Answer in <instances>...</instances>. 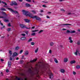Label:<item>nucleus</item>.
Here are the masks:
<instances>
[{
  "mask_svg": "<svg viewBox=\"0 0 80 80\" xmlns=\"http://www.w3.org/2000/svg\"><path fill=\"white\" fill-rule=\"evenodd\" d=\"M22 12H23V15H26V16H29V17L32 18H33L34 17V16H32V14H28L29 13L28 11L23 10H22Z\"/></svg>",
  "mask_w": 80,
  "mask_h": 80,
  "instance_id": "obj_1",
  "label": "nucleus"
},
{
  "mask_svg": "<svg viewBox=\"0 0 80 80\" xmlns=\"http://www.w3.org/2000/svg\"><path fill=\"white\" fill-rule=\"evenodd\" d=\"M8 10H10V12H12V13L13 12L14 13H15V14H18V15L19 14H18V12H17V11H14L12 9L9 8H8Z\"/></svg>",
  "mask_w": 80,
  "mask_h": 80,
  "instance_id": "obj_2",
  "label": "nucleus"
},
{
  "mask_svg": "<svg viewBox=\"0 0 80 80\" xmlns=\"http://www.w3.org/2000/svg\"><path fill=\"white\" fill-rule=\"evenodd\" d=\"M33 18H36V20H38V21H41L42 20V19L40 18L37 17V16H34Z\"/></svg>",
  "mask_w": 80,
  "mask_h": 80,
  "instance_id": "obj_3",
  "label": "nucleus"
},
{
  "mask_svg": "<svg viewBox=\"0 0 80 80\" xmlns=\"http://www.w3.org/2000/svg\"><path fill=\"white\" fill-rule=\"evenodd\" d=\"M10 5L11 6H13V5H15V6H17V3L15 1H12V3L10 4Z\"/></svg>",
  "mask_w": 80,
  "mask_h": 80,
  "instance_id": "obj_4",
  "label": "nucleus"
},
{
  "mask_svg": "<svg viewBox=\"0 0 80 80\" xmlns=\"http://www.w3.org/2000/svg\"><path fill=\"white\" fill-rule=\"evenodd\" d=\"M65 25H72L70 24H60V25H59V26H60L61 27H64Z\"/></svg>",
  "mask_w": 80,
  "mask_h": 80,
  "instance_id": "obj_5",
  "label": "nucleus"
},
{
  "mask_svg": "<svg viewBox=\"0 0 80 80\" xmlns=\"http://www.w3.org/2000/svg\"><path fill=\"white\" fill-rule=\"evenodd\" d=\"M19 26L21 28H25V25L23 24H20Z\"/></svg>",
  "mask_w": 80,
  "mask_h": 80,
  "instance_id": "obj_6",
  "label": "nucleus"
},
{
  "mask_svg": "<svg viewBox=\"0 0 80 80\" xmlns=\"http://www.w3.org/2000/svg\"><path fill=\"white\" fill-rule=\"evenodd\" d=\"M18 55V54L16 52H15L14 53H13V55L12 56V57L13 58H14L15 57H16V56H17Z\"/></svg>",
  "mask_w": 80,
  "mask_h": 80,
  "instance_id": "obj_7",
  "label": "nucleus"
},
{
  "mask_svg": "<svg viewBox=\"0 0 80 80\" xmlns=\"http://www.w3.org/2000/svg\"><path fill=\"white\" fill-rule=\"evenodd\" d=\"M49 75L50 76L49 78H52H52L53 77V74H52V72H50L49 73Z\"/></svg>",
  "mask_w": 80,
  "mask_h": 80,
  "instance_id": "obj_8",
  "label": "nucleus"
},
{
  "mask_svg": "<svg viewBox=\"0 0 80 80\" xmlns=\"http://www.w3.org/2000/svg\"><path fill=\"white\" fill-rule=\"evenodd\" d=\"M28 51H26V52H25V53H24V55L25 56H27V55H28L29 53Z\"/></svg>",
  "mask_w": 80,
  "mask_h": 80,
  "instance_id": "obj_9",
  "label": "nucleus"
},
{
  "mask_svg": "<svg viewBox=\"0 0 80 80\" xmlns=\"http://www.w3.org/2000/svg\"><path fill=\"white\" fill-rule=\"evenodd\" d=\"M75 63H76V61L75 60L71 61L70 62L71 64Z\"/></svg>",
  "mask_w": 80,
  "mask_h": 80,
  "instance_id": "obj_10",
  "label": "nucleus"
},
{
  "mask_svg": "<svg viewBox=\"0 0 80 80\" xmlns=\"http://www.w3.org/2000/svg\"><path fill=\"white\" fill-rule=\"evenodd\" d=\"M78 53L79 56L80 55V52H79V51H78L77 50H76V52H75L74 53V54H75V55H77V53Z\"/></svg>",
  "mask_w": 80,
  "mask_h": 80,
  "instance_id": "obj_11",
  "label": "nucleus"
},
{
  "mask_svg": "<svg viewBox=\"0 0 80 80\" xmlns=\"http://www.w3.org/2000/svg\"><path fill=\"white\" fill-rule=\"evenodd\" d=\"M24 20L25 22L27 23H29V22H30V20L29 19H24Z\"/></svg>",
  "mask_w": 80,
  "mask_h": 80,
  "instance_id": "obj_12",
  "label": "nucleus"
},
{
  "mask_svg": "<svg viewBox=\"0 0 80 80\" xmlns=\"http://www.w3.org/2000/svg\"><path fill=\"white\" fill-rule=\"evenodd\" d=\"M69 40L70 41H69V42L70 43H73V41L72 40V37H69Z\"/></svg>",
  "mask_w": 80,
  "mask_h": 80,
  "instance_id": "obj_13",
  "label": "nucleus"
},
{
  "mask_svg": "<svg viewBox=\"0 0 80 80\" xmlns=\"http://www.w3.org/2000/svg\"><path fill=\"white\" fill-rule=\"evenodd\" d=\"M37 60V58L34 59L33 60L30 61V62L31 63H33V62H36Z\"/></svg>",
  "mask_w": 80,
  "mask_h": 80,
  "instance_id": "obj_14",
  "label": "nucleus"
},
{
  "mask_svg": "<svg viewBox=\"0 0 80 80\" xmlns=\"http://www.w3.org/2000/svg\"><path fill=\"white\" fill-rule=\"evenodd\" d=\"M60 72L62 73H65V70L64 69H61L60 70Z\"/></svg>",
  "mask_w": 80,
  "mask_h": 80,
  "instance_id": "obj_15",
  "label": "nucleus"
},
{
  "mask_svg": "<svg viewBox=\"0 0 80 80\" xmlns=\"http://www.w3.org/2000/svg\"><path fill=\"white\" fill-rule=\"evenodd\" d=\"M64 62L66 63V62H68V58H65L64 59Z\"/></svg>",
  "mask_w": 80,
  "mask_h": 80,
  "instance_id": "obj_16",
  "label": "nucleus"
},
{
  "mask_svg": "<svg viewBox=\"0 0 80 80\" xmlns=\"http://www.w3.org/2000/svg\"><path fill=\"white\" fill-rule=\"evenodd\" d=\"M8 65L9 67H11V62L10 61H9L8 62Z\"/></svg>",
  "mask_w": 80,
  "mask_h": 80,
  "instance_id": "obj_17",
  "label": "nucleus"
},
{
  "mask_svg": "<svg viewBox=\"0 0 80 80\" xmlns=\"http://www.w3.org/2000/svg\"><path fill=\"white\" fill-rule=\"evenodd\" d=\"M54 61L55 62V63H58V60H57V58H54Z\"/></svg>",
  "mask_w": 80,
  "mask_h": 80,
  "instance_id": "obj_18",
  "label": "nucleus"
},
{
  "mask_svg": "<svg viewBox=\"0 0 80 80\" xmlns=\"http://www.w3.org/2000/svg\"><path fill=\"white\" fill-rule=\"evenodd\" d=\"M76 68H77V69H79V68H80V65H77Z\"/></svg>",
  "mask_w": 80,
  "mask_h": 80,
  "instance_id": "obj_19",
  "label": "nucleus"
},
{
  "mask_svg": "<svg viewBox=\"0 0 80 80\" xmlns=\"http://www.w3.org/2000/svg\"><path fill=\"white\" fill-rule=\"evenodd\" d=\"M26 6L28 7H31V6L29 4L26 3Z\"/></svg>",
  "mask_w": 80,
  "mask_h": 80,
  "instance_id": "obj_20",
  "label": "nucleus"
},
{
  "mask_svg": "<svg viewBox=\"0 0 80 80\" xmlns=\"http://www.w3.org/2000/svg\"><path fill=\"white\" fill-rule=\"evenodd\" d=\"M1 13L2 14V15H5L6 16H7V15L6 14V13H5V12H4L3 11Z\"/></svg>",
  "mask_w": 80,
  "mask_h": 80,
  "instance_id": "obj_21",
  "label": "nucleus"
},
{
  "mask_svg": "<svg viewBox=\"0 0 80 80\" xmlns=\"http://www.w3.org/2000/svg\"><path fill=\"white\" fill-rule=\"evenodd\" d=\"M4 22H9V20L7 19H5L4 20Z\"/></svg>",
  "mask_w": 80,
  "mask_h": 80,
  "instance_id": "obj_22",
  "label": "nucleus"
},
{
  "mask_svg": "<svg viewBox=\"0 0 80 80\" xmlns=\"http://www.w3.org/2000/svg\"><path fill=\"white\" fill-rule=\"evenodd\" d=\"M25 38H26V37H22L21 38V40H25Z\"/></svg>",
  "mask_w": 80,
  "mask_h": 80,
  "instance_id": "obj_23",
  "label": "nucleus"
},
{
  "mask_svg": "<svg viewBox=\"0 0 80 80\" xmlns=\"http://www.w3.org/2000/svg\"><path fill=\"white\" fill-rule=\"evenodd\" d=\"M19 48H19V47H18V46H17L16 47L15 50H19Z\"/></svg>",
  "mask_w": 80,
  "mask_h": 80,
  "instance_id": "obj_24",
  "label": "nucleus"
},
{
  "mask_svg": "<svg viewBox=\"0 0 80 80\" xmlns=\"http://www.w3.org/2000/svg\"><path fill=\"white\" fill-rule=\"evenodd\" d=\"M31 41H32V38H30L28 41V42H31Z\"/></svg>",
  "mask_w": 80,
  "mask_h": 80,
  "instance_id": "obj_25",
  "label": "nucleus"
},
{
  "mask_svg": "<svg viewBox=\"0 0 80 80\" xmlns=\"http://www.w3.org/2000/svg\"><path fill=\"white\" fill-rule=\"evenodd\" d=\"M75 33V31L73 30L71 31V33Z\"/></svg>",
  "mask_w": 80,
  "mask_h": 80,
  "instance_id": "obj_26",
  "label": "nucleus"
},
{
  "mask_svg": "<svg viewBox=\"0 0 80 80\" xmlns=\"http://www.w3.org/2000/svg\"><path fill=\"white\" fill-rule=\"evenodd\" d=\"M38 50V48H37L36 49L35 51V53H37Z\"/></svg>",
  "mask_w": 80,
  "mask_h": 80,
  "instance_id": "obj_27",
  "label": "nucleus"
},
{
  "mask_svg": "<svg viewBox=\"0 0 80 80\" xmlns=\"http://www.w3.org/2000/svg\"><path fill=\"white\" fill-rule=\"evenodd\" d=\"M53 45H54V43H53V42H51L50 43V46H53Z\"/></svg>",
  "mask_w": 80,
  "mask_h": 80,
  "instance_id": "obj_28",
  "label": "nucleus"
},
{
  "mask_svg": "<svg viewBox=\"0 0 80 80\" xmlns=\"http://www.w3.org/2000/svg\"><path fill=\"white\" fill-rule=\"evenodd\" d=\"M1 10H2V11H6V9H5L3 8H1Z\"/></svg>",
  "mask_w": 80,
  "mask_h": 80,
  "instance_id": "obj_29",
  "label": "nucleus"
},
{
  "mask_svg": "<svg viewBox=\"0 0 80 80\" xmlns=\"http://www.w3.org/2000/svg\"><path fill=\"white\" fill-rule=\"evenodd\" d=\"M23 60H21L20 61V64H22V63H23Z\"/></svg>",
  "mask_w": 80,
  "mask_h": 80,
  "instance_id": "obj_30",
  "label": "nucleus"
},
{
  "mask_svg": "<svg viewBox=\"0 0 80 80\" xmlns=\"http://www.w3.org/2000/svg\"><path fill=\"white\" fill-rule=\"evenodd\" d=\"M38 31H39L38 30H33L32 31V32H38Z\"/></svg>",
  "mask_w": 80,
  "mask_h": 80,
  "instance_id": "obj_31",
  "label": "nucleus"
},
{
  "mask_svg": "<svg viewBox=\"0 0 80 80\" xmlns=\"http://www.w3.org/2000/svg\"><path fill=\"white\" fill-rule=\"evenodd\" d=\"M43 32V30H41L38 32V33H42V32Z\"/></svg>",
  "mask_w": 80,
  "mask_h": 80,
  "instance_id": "obj_32",
  "label": "nucleus"
},
{
  "mask_svg": "<svg viewBox=\"0 0 80 80\" xmlns=\"http://www.w3.org/2000/svg\"><path fill=\"white\" fill-rule=\"evenodd\" d=\"M31 45H35V43H34V42H31Z\"/></svg>",
  "mask_w": 80,
  "mask_h": 80,
  "instance_id": "obj_33",
  "label": "nucleus"
},
{
  "mask_svg": "<svg viewBox=\"0 0 80 80\" xmlns=\"http://www.w3.org/2000/svg\"><path fill=\"white\" fill-rule=\"evenodd\" d=\"M16 79H17V80H20V78H18V77H16Z\"/></svg>",
  "mask_w": 80,
  "mask_h": 80,
  "instance_id": "obj_34",
  "label": "nucleus"
},
{
  "mask_svg": "<svg viewBox=\"0 0 80 80\" xmlns=\"http://www.w3.org/2000/svg\"><path fill=\"white\" fill-rule=\"evenodd\" d=\"M71 31H70V30H67L66 32L67 33H71Z\"/></svg>",
  "mask_w": 80,
  "mask_h": 80,
  "instance_id": "obj_35",
  "label": "nucleus"
},
{
  "mask_svg": "<svg viewBox=\"0 0 80 80\" xmlns=\"http://www.w3.org/2000/svg\"><path fill=\"white\" fill-rule=\"evenodd\" d=\"M10 30H11V28H9L7 29V31L8 32H10Z\"/></svg>",
  "mask_w": 80,
  "mask_h": 80,
  "instance_id": "obj_36",
  "label": "nucleus"
},
{
  "mask_svg": "<svg viewBox=\"0 0 80 80\" xmlns=\"http://www.w3.org/2000/svg\"><path fill=\"white\" fill-rule=\"evenodd\" d=\"M9 54H10V55H12V51H9Z\"/></svg>",
  "mask_w": 80,
  "mask_h": 80,
  "instance_id": "obj_37",
  "label": "nucleus"
},
{
  "mask_svg": "<svg viewBox=\"0 0 80 80\" xmlns=\"http://www.w3.org/2000/svg\"><path fill=\"white\" fill-rule=\"evenodd\" d=\"M28 71L30 73H31V72H32V70L31 69L29 68Z\"/></svg>",
  "mask_w": 80,
  "mask_h": 80,
  "instance_id": "obj_38",
  "label": "nucleus"
},
{
  "mask_svg": "<svg viewBox=\"0 0 80 80\" xmlns=\"http://www.w3.org/2000/svg\"><path fill=\"white\" fill-rule=\"evenodd\" d=\"M31 35L32 36H34V35H35V33H32Z\"/></svg>",
  "mask_w": 80,
  "mask_h": 80,
  "instance_id": "obj_39",
  "label": "nucleus"
},
{
  "mask_svg": "<svg viewBox=\"0 0 80 80\" xmlns=\"http://www.w3.org/2000/svg\"><path fill=\"white\" fill-rule=\"evenodd\" d=\"M77 44L78 45H80V41L78 42H77Z\"/></svg>",
  "mask_w": 80,
  "mask_h": 80,
  "instance_id": "obj_40",
  "label": "nucleus"
},
{
  "mask_svg": "<svg viewBox=\"0 0 80 80\" xmlns=\"http://www.w3.org/2000/svg\"><path fill=\"white\" fill-rule=\"evenodd\" d=\"M32 12H33V13H36V12L35 11V10L32 11Z\"/></svg>",
  "mask_w": 80,
  "mask_h": 80,
  "instance_id": "obj_41",
  "label": "nucleus"
},
{
  "mask_svg": "<svg viewBox=\"0 0 80 80\" xmlns=\"http://www.w3.org/2000/svg\"><path fill=\"white\" fill-rule=\"evenodd\" d=\"M72 14H74V13H71V12H70L68 13V15H72Z\"/></svg>",
  "mask_w": 80,
  "mask_h": 80,
  "instance_id": "obj_42",
  "label": "nucleus"
},
{
  "mask_svg": "<svg viewBox=\"0 0 80 80\" xmlns=\"http://www.w3.org/2000/svg\"><path fill=\"white\" fill-rule=\"evenodd\" d=\"M0 24L1 25H2V26H3V23L1 22V21L0 20Z\"/></svg>",
  "mask_w": 80,
  "mask_h": 80,
  "instance_id": "obj_43",
  "label": "nucleus"
},
{
  "mask_svg": "<svg viewBox=\"0 0 80 80\" xmlns=\"http://www.w3.org/2000/svg\"><path fill=\"white\" fill-rule=\"evenodd\" d=\"M22 52H23V50H21L19 52V53L21 54L22 53Z\"/></svg>",
  "mask_w": 80,
  "mask_h": 80,
  "instance_id": "obj_44",
  "label": "nucleus"
},
{
  "mask_svg": "<svg viewBox=\"0 0 80 80\" xmlns=\"http://www.w3.org/2000/svg\"><path fill=\"white\" fill-rule=\"evenodd\" d=\"M0 18H6V17H0Z\"/></svg>",
  "mask_w": 80,
  "mask_h": 80,
  "instance_id": "obj_45",
  "label": "nucleus"
},
{
  "mask_svg": "<svg viewBox=\"0 0 80 80\" xmlns=\"http://www.w3.org/2000/svg\"><path fill=\"white\" fill-rule=\"evenodd\" d=\"M26 1L28 2H31V0H26Z\"/></svg>",
  "mask_w": 80,
  "mask_h": 80,
  "instance_id": "obj_46",
  "label": "nucleus"
},
{
  "mask_svg": "<svg viewBox=\"0 0 80 80\" xmlns=\"http://www.w3.org/2000/svg\"><path fill=\"white\" fill-rule=\"evenodd\" d=\"M8 27H11V25L10 24V23H9V24H8Z\"/></svg>",
  "mask_w": 80,
  "mask_h": 80,
  "instance_id": "obj_47",
  "label": "nucleus"
},
{
  "mask_svg": "<svg viewBox=\"0 0 80 80\" xmlns=\"http://www.w3.org/2000/svg\"><path fill=\"white\" fill-rule=\"evenodd\" d=\"M2 3H4V4H5V5H7V3H5V2H2Z\"/></svg>",
  "mask_w": 80,
  "mask_h": 80,
  "instance_id": "obj_48",
  "label": "nucleus"
},
{
  "mask_svg": "<svg viewBox=\"0 0 80 80\" xmlns=\"http://www.w3.org/2000/svg\"><path fill=\"white\" fill-rule=\"evenodd\" d=\"M5 26H4L3 27H1V30H2L3 29V28H5Z\"/></svg>",
  "mask_w": 80,
  "mask_h": 80,
  "instance_id": "obj_49",
  "label": "nucleus"
},
{
  "mask_svg": "<svg viewBox=\"0 0 80 80\" xmlns=\"http://www.w3.org/2000/svg\"><path fill=\"white\" fill-rule=\"evenodd\" d=\"M21 35H22V36H24V37H25V34H22Z\"/></svg>",
  "mask_w": 80,
  "mask_h": 80,
  "instance_id": "obj_50",
  "label": "nucleus"
},
{
  "mask_svg": "<svg viewBox=\"0 0 80 80\" xmlns=\"http://www.w3.org/2000/svg\"><path fill=\"white\" fill-rule=\"evenodd\" d=\"M7 73H8V72H9V71L8 70V69H7V70H6V71Z\"/></svg>",
  "mask_w": 80,
  "mask_h": 80,
  "instance_id": "obj_51",
  "label": "nucleus"
},
{
  "mask_svg": "<svg viewBox=\"0 0 80 80\" xmlns=\"http://www.w3.org/2000/svg\"><path fill=\"white\" fill-rule=\"evenodd\" d=\"M60 47H61V48H63V46L62 45H60Z\"/></svg>",
  "mask_w": 80,
  "mask_h": 80,
  "instance_id": "obj_52",
  "label": "nucleus"
},
{
  "mask_svg": "<svg viewBox=\"0 0 80 80\" xmlns=\"http://www.w3.org/2000/svg\"><path fill=\"white\" fill-rule=\"evenodd\" d=\"M73 75H76V72H73Z\"/></svg>",
  "mask_w": 80,
  "mask_h": 80,
  "instance_id": "obj_53",
  "label": "nucleus"
},
{
  "mask_svg": "<svg viewBox=\"0 0 80 80\" xmlns=\"http://www.w3.org/2000/svg\"><path fill=\"white\" fill-rule=\"evenodd\" d=\"M49 53H52V50H49Z\"/></svg>",
  "mask_w": 80,
  "mask_h": 80,
  "instance_id": "obj_54",
  "label": "nucleus"
},
{
  "mask_svg": "<svg viewBox=\"0 0 80 80\" xmlns=\"http://www.w3.org/2000/svg\"><path fill=\"white\" fill-rule=\"evenodd\" d=\"M1 76H3V72H1Z\"/></svg>",
  "mask_w": 80,
  "mask_h": 80,
  "instance_id": "obj_55",
  "label": "nucleus"
},
{
  "mask_svg": "<svg viewBox=\"0 0 80 80\" xmlns=\"http://www.w3.org/2000/svg\"><path fill=\"white\" fill-rule=\"evenodd\" d=\"M25 33H26V34H27V35H28V31H26V32H25Z\"/></svg>",
  "mask_w": 80,
  "mask_h": 80,
  "instance_id": "obj_56",
  "label": "nucleus"
},
{
  "mask_svg": "<svg viewBox=\"0 0 80 80\" xmlns=\"http://www.w3.org/2000/svg\"><path fill=\"white\" fill-rule=\"evenodd\" d=\"M35 28V26L32 27L31 28L32 29H33L34 28Z\"/></svg>",
  "mask_w": 80,
  "mask_h": 80,
  "instance_id": "obj_57",
  "label": "nucleus"
},
{
  "mask_svg": "<svg viewBox=\"0 0 80 80\" xmlns=\"http://www.w3.org/2000/svg\"><path fill=\"white\" fill-rule=\"evenodd\" d=\"M43 7H47V6L45 5H42Z\"/></svg>",
  "mask_w": 80,
  "mask_h": 80,
  "instance_id": "obj_58",
  "label": "nucleus"
},
{
  "mask_svg": "<svg viewBox=\"0 0 80 80\" xmlns=\"http://www.w3.org/2000/svg\"><path fill=\"white\" fill-rule=\"evenodd\" d=\"M10 60L11 61L12 60V57H10Z\"/></svg>",
  "mask_w": 80,
  "mask_h": 80,
  "instance_id": "obj_59",
  "label": "nucleus"
},
{
  "mask_svg": "<svg viewBox=\"0 0 80 80\" xmlns=\"http://www.w3.org/2000/svg\"><path fill=\"white\" fill-rule=\"evenodd\" d=\"M1 62H3V61H4V60L2 59H1Z\"/></svg>",
  "mask_w": 80,
  "mask_h": 80,
  "instance_id": "obj_60",
  "label": "nucleus"
},
{
  "mask_svg": "<svg viewBox=\"0 0 80 80\" xmlns=\"http://www.w3.org/2000/svg\"><path fill=\"white\" fill-rule=\"evenodd\" d=\"M23 58H24V56H22V59H23Z\"/></svg>",
  "mask_w": 80,
  "mask_h": 80,
  "instance_id": "obj_61",
  "label": "nucleus"
},
{
  "mask_svg": "<svg viewBox=\"0 0 80 80\" xmlns=\"http://www.w3.org/2000/svg\"><path fill=\"white\" fill-rule=\"evenodd\" d=\"M61 11H65V10H64V9H61Z\"/></svg>",
  "mask_w": 80,
  "mask_h": 80,
  "instance_id": "obj_62",
  "label": "nucleus"
},
{
  "mask_svg": "<svg viewBox=\"0 0 80 80\" xmlns=\"http://www.w3.org/2000/svg\"><path fill=\"white\" fill-rule=\"evenodd\" d=\"M47 18H50V17H49V16H47Z\"/></svg>",
  "mask_w": 80,
  "mask_h": 80,
  "instance_id": "obj_63",
  "label": "nucleus"
},
{
  "mask_svg": "<svg viewBox=\"0 0 80 80\" xmlns=\"http://www.w3.org/2000/svg\"><path fill=\"white\" fill-rule=\"evenodd\" d=\"M39 68H41V66H42L41 65H39Z\"/></svg>",
  "mask_w": 80,
  "mask_h": 80,
  "instance_id": "obj_64",
  "label": "nucleus"
}]
</instances>
